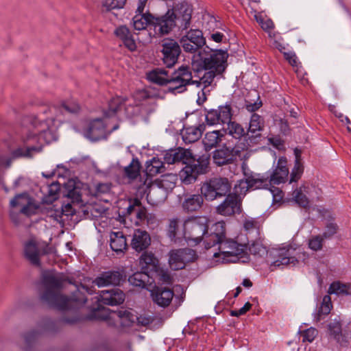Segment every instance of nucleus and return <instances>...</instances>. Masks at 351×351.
Here are the masks:
<instances>
[{"label": "nucleus", "mask_w": 351, "mask_h": 351, "mask_svg": "<svg viewBox=\"0 0 351 351\" xmlns=\"http://www.w3.org/2000/svg\"><path fill=\"white\" fill-rule=\"evenodd\" d=\"M80 107L76 102L66 101L60 105L43 106L36 115H31L23 119L27 128L22 129L21 138L25 143L42 145L47 142V135L54 122L66 113H77Z\"/></svg>", "instance_id": "nucleus-1"}, {"label": "nucleus", "mask_w": 351, "mask_h": 351, "mask_svg": "<svg viewBox=\"0 0 351 351\" xmlns=\"http://www.w3.org/2000/svg\"><path fill=\"white\" fill-rule=\"evenodd\" d=\"M65 281L73 284L72 280L69 278L64 279L60 276L51 274L44 275L43 283L45 290L41 295V300L51 307L64 311L84 305L87 301L86 293L91 295L95 292L94 286L89 287L80 283L79 285H75L76 290L72 293L71 297L68 298L60 294Z\"/></svg>", "instance_id": "nucleus-2"}, {"label": "nucleus", "mask_w": 351, "mask_h": 351, "mask_svg": "<svg viewBox=\"0 0 351 351\" xmlns=\"http://www.w3.org/2000/svg\"><path fill=\"white\" fill-rule=\"evenodd\" d=\"M164 160L167 164L182 162L184 167L180 171L179 176L185 185L194 183L199 175L206 173L209 165V159L205 155L195 158L191 150L182 147L168 150L164 156Z\"/></svg>", "instance_id": "nucleus-3"}, {"label": "nucleus", "mask_w": 351, "mask_h": 351, "mask_svg": "<svg viewBox=\"0 0 351 351\" xmlns=\"http://www.w3.org/2000/svg\"><path fill=\"white\" fill-rule=\"evenodd\" d=\"M193 10L187 3H181L161 16L159 33L168 34L174 27L180 31L187 30L191 25Z\"/></svg>", "instance_id": "nucleus-4"}, {"label": "nucleus", "mask_w": 351, "mask_h": 351, "mask_svg": "<svg viewBox=\"0 0 351 351\" xmlns=\"http://www.w3.org/2000/svg\"><path fill=\"white\" fill-rule=\"evenodd\" d=\"M194 82L190 66L182 65L169 75L167 90L174 95L182 93Z\"/></svg>", "instance_id": "nucleus-5"}, {"label": "nucleus", "mask_w": 351, "mask_h": 351, "mask_svg": "<svg viewBox=\"0 0 351 351\" xmlns=\"http://www.w3.org/2000/svg\"><path fill=\"white\" fill-rule=\"evenodd\" d=\"M219 244V252H215L213 256L221 257L223 262L235 263L247 254V245L238 243L232 239H223Z\"/></svg>", "instance_id": "nucleus-6"}, {"label": "nucleus", "mask_w": 351, "mask_h": 351, "mask_svg": "<svg viewBox=\"0 0 351 351\" xmlns=\"http://www.w3.org/2000/svg\"><path fill=\"white\" fill-rule=\"evenodd\" d=\"M208 219L206 217H191L184 221L183 232L185 238L193 241L195 244L205 241V237L208 227Z\"/></svg>", "instance_id": "nucleus-7"}, {"label": "nucleus", "mask_w": 351, "mask_h": 351, "mask_svg": "<svg viewBox=\"0 0 351 351\" xmlns=\"http://www.w3.org/2000/svg\"><path fill=\"white\" fill-rule=\"evenodd\" d=\"M119 319V324L123 327L130 326L134 322V315L126 309L110 312L109 308L103 307L99 304L97 308H93L89 319L107 320L108 319Z\"/></svg>", "instance_id": "nucleus-8"}, {"label": "nucleus", "mask_w": 351, "mask_h": 351, "mask_svg": "<svg viewBox=\"0 0 351 351\" xmlns=\"http://www.w3.org/2000/svg\"><path fill=\"white\" fill-rule=\"evenodd\" d=\"M230 189L231 185L227 178H213L202 184L201 193L207 201H213L227 195Z\"/></svg>", "instance_id": "nucleus-9"}, {"label": "nucleus", "mask_w": 351, "mask_h": 351, "mask_svg": "<svg viewBox=\"0 0 351 351\" xmlns=\"http://www.w3.org/2000/svg\"><path fill=\"white\" fill-rule=\"evenodd\" d=\"M182 289V293L179 295H175L173 290L166 287H156L152 292V297L154 302L158 306L166 308L169 306L172 302L176 308L183 302L185 293Z\"/></svg>", "instance_id": "nucleus-10"}, {"label": "nucleus", "mask_w": 351, "mask_h": 351, "mask_svg": "<svg viewBox=\"0 0 351 351\" xmlns=\"http://www.w3.org/2000/svg\"><path fill=\"white\" fill-rule=\"evenodd\" d=\"M180 43L185 52L195 53L206 44V39L200 29H191L182 36Z\"/></svg>", "instance_id": "nucleus-11"}, {"label": "nucleus", "mask_w": 351, "mask_h": 351, "mask_svg": "<svg viewBox=\"0 0 351 351\" xmlns=\"http://www.w3.org/2000/svg\"><path fill=\"white\" fill-rule=\"evenodd\" d=\"M228 53L223 50H216L201 59L202 70H210L222 73L226 69Z\"/></svg>", "instance_id": "nucleus-12"}, {"label": "nucleus", "mask_w": 351, "mask_h": 351, "mask_svg": "<svg viewBox=\"0 0 351 351\" xmlns=\"http://www.w3.org/2000/svg\"><path fill=\"white\" fill-rule=\"evenodd\" d=\"M160 17H155L148 10L145 14H135L132 18V25L135 30L141 31L145 29L148 26L153 27L154 37H160L164 34L159 33L158 27L160 23Z\"/></svg>", "instance_id": "nucleus-13"}, {"label": "nucleus", "mask_w": 351, "mask_h": 351, "mask_svg": "<svg viewBox=\"0 0 351 351\" xmlns=\"http://www.w3.org/2000/svg\"><path fill=\"white\" fill-rule=\"evenodd\" d=\"M233 110L230 104L219 106L217 109H211L206 114V121L209 125L227 124L232 119Z\"/></svg>", "instance_id": "nucleus-14"}, {"label": "nucleus", "mask_w": 351, "mask_h": 351, "mask_svg": "<svg viewBox=\"0 0 351 351\" xmlns=\"http://www.w3.org/2000/svg\"><path fill=\"white\" fill-rule=\"evenodd\" d=\"M287 159L281 156L276 164H274L272 170L267 173L268 182L270 184L278 185L285 183L288 180L289 170L287 167Z\"/></svg>", "instance_id": "nucleus-15"}, {"label": "nucleus", "mask_w": 351, "mask_h": 351, "mask_svg": "<svg viewBox=\"0 0 351 351\" xmlns=\"http://www.w3.org/2000/svg\"><path fill=\"white\" fill-rule=\"evenodd\" d=\"M246 147L245 144H243L241 147L237 144L234 146L230 145L228 147L223 146L213 152V161L217 166H223L232 163L236 159L237 155L240 152L239 149H244Z\"/></svg>", "instance_id": "nucleus-16"}, {"label": "nucleus", "mask_w": 351, "mask_h": 351, "mask_svg": "<svg viewBox=\"0 0 351 351\" xmlns=\"http://www.w3.org/2000/svg\"><path fill=\"white\" fill-rule=\"evenodd\" d=\"M162 61L167 67L171 68L177 62L181 53L180 45L173 39H164L162 43Z\"/></svg>", "instance_id": "nucleus-17"}, {"label": "nucleus", "mask_w": 351, "mask_h": 351, "mask_svg": "<svg viewBox=\"0 0 351 351\" xmlns=\"http://www.w3.org/2000/svg\"><path fill=\"white\" fill-rule=\"evenodd\" d=\"M226 239V224L223 221L213 223L208 227L205 237L204 246L206 249H210L215 246L218 243Z\"/></svg>", "instance_id": "nucleus-18"}, {"label": "nucleus", "mask_w": 351, "mask_h": 351, "mask_svg": "<svg viewBox=\"0 0 351 351\" xmlns=\"http://www.w3.org/2000/svg\"><path fill=\"white\" fill-rule=\"evenodd\" d=\"M327 335L342 347H347L351 339V332L342 330V326L339 320L334 319L327 325Z\"/></svg>", "instance_id": "nucleus-19"}, {"label": "nucleus", "mask_w": 351, "mask_h": 351, "mask_svg": "<svg viewBox=\"0 0 351 351\" xmlns=\"http://www.w3.org/2000/svg\"><path fill=\"white\" fill-rule=\"evenodd\" d=\"M264 119L256 113L251 115L248 128L246 131V136L249 140L247 145L256 144L261 137V132L264 128Z\"/></svg>", "instance_id": "nucleus-20"}, {"label": "nucleus", "mask_w": 351, "mask_h": 351, "mask_svg": "<svg viewBox=\"0 0 351 351\" xmlns=\"http://www.w3.org/2000/svg\"><path fill=\"white\" fill-rule=\"evenodd\" d=\"M217 214L223 216H231L241 212V204L235 194L228 193L226 199L216 207Z\"/></svg>", "instance_id": "nucleus-21"}, {"label": "nucleus", "mask_w": 351, "mask_h": 351, "mask_svg": "<svg viewBox=\"0 0 351 351\" xmlns=\"http://www.w3.org/2000/svg\"><path fill=\"white\" fill-rule=\"evenodd\" d=\"M123 280V275L119 271H107L99 274L93 281V285L98 287L118 286Z\"/></svg>", "instance_id": "nucleus-22"}, {"label": "nucleus", "mask_w": 351, "mask_h": 351, "mask_svg": "<svg viewBox=\"0 0 351 351\" xmlns=\"http://www.w3.org/2000/svg\"><path fill=\"white\" fill-rule=\"evenodd\" d=\"M96 301L106 305L114 306L122 304L125 300L124 293L119 289L104 290L95 298Z\"/></svg>", "instance_id": "nucleus-23"}, {"label": "nucleus", "mask_w": 351, "mask_h": 351, "mask_svg": "<svg viewBox=\"0 0 351 351\" xmlns=\"http://www.w3.org/2000/svg\"><path fill=\"white\" fill-rule=\"evenodd\" d=\"M106 130L103 119H96L88 123L84 130V135L92 141H97L105 137Z\"/></svg>", "instance_id": "nucleus-24"}, {"label": "nucleus", "mask_w": 351, "mask_h": 351, "mask_svg": "<svg viewBox=\"0 0 351 351\" xmlns=\"http://www.w3.org/2000/svg\"><path fill=\"white\" fill-rule=\"evenodd\" d=\"M129 205L126 208L125 215L130 216L135 215L136 221V224L143 222L147 218V209L143 206L138 198H130Z\"/></svg>", "instance_id": "nucleus-25"}, {"label": "nucleus", "mask_w": 351, "mask_h": 351, "mask_svg": "<svg viewBox=\"0 0 351 351\" xmlns=\"http://www.w3.org/2000/svg\"><path fill=\"white\" fill-rule=\"evenodd\" d=\"M193 250L190 249L172 250L169 252V263L173 270L182 269L188 260L186 258Z\"/></svg>", "instance_id": "nucleus-26"}, {"label": "nucleus", "mask_w": 351, "mask_h": 351, "mask_svg": "<svg viewBox=\"0 0 351 351\" xmlns=\"http://www.w3.org/2000/svg\"><path fill=\"white\" fill-rule=\"evenodd\" d=\"M114 34L116 37L122 42L124 47L129 51L132 52L136 51L137 46L134 36L130 29L126 25H120L117 27L115 29Z\"/></svg>", "instance_id": "nucleus-27"}, {"label": "nucleus", "mask_w": 351, "mask_h": 351, "mask_svg": "<svg viewBox=\"0 0 351 351\" xmlns=\"http://www.w3.org/2000/svg\"><path fill=\"white\" fill-rule=\"evenodd\" d=\"M298 263V260L293 256H292L289 248L280 249L276 254V259L272 262L270 265L271 270H274L273 267H284L289 265H295Z\"/></svg>", "instance_id": "nucleus-28"}, {"label": "nucleus", "mask_w": 351, "mask_h": 351, "mask_svg": "<svg viewBox=\"0 0 351 351\" xmlns=\"http://www.w3.org/2000/svg\"><path fill=\"white\" fill-rule=\"evenodd\" d=\"M151 244V237L145 230H136L134 231L131 241V246L136 252L145 250Z\"/></svg>", "instance_id": "nucleus-29"}, {"label": "nucleus", "mask_w": 351, "mask_h": 351, "mask_svg": "<svg viewBox=\"0 0 351 351\" xmlns=\"http://www.w3.org/2000/svg\"><path fill=\"white\" fill-rule=\"evenodd\" d=\"M245 182L248 189H257L268 186V178L266 175L255 174L244 171Z\"/></svg>", "instance_id": "nucleus-30"}, {"label": "nucleus", "mask_w": 351, "mask_h": 351, "mask_svg": "<svg viewBox=\"0 0 351 351\" xmlns=\"http://www.w3.org/2000/svg\"><path fill=\"white\" fill-rule=\"evenodd\" d=\"M183 223L184 221L178 217L169 219L167 235L171 241L176 243L180 237H185V232H183Z\"/></svg>", "instance_id": "nucleus-31"}, {"label": "nucleus", "mask_w": 351, "mask_h": 351, "mask_svg": "<svg viewBox=\"0 0 351 351\" xmlns=\"http://www.w3.org/2000/svg\"><path fill=\"white\" fill-rule=\"evenodd\" d=\"M10 206H22L21 213L30 216L35 213L36 207L30 202L26 194H19L10 201Z\"/></svg>", "instance_id": "nucleus-32"}, {"label": "nucleus", "mask_w": 351, "mask_h": 351, "mask_svg": "<svg viewBox=\"0 0 351 351\" xmlns=\"http://www.w3.org/2000/svg\"><path fill=\"white\" fill-rule=\"evenodd\" d=\"M227 125L228 128L226 130V134L227 136L237 141L235 145H238L242 138H245L247 143H249V140L246 136V132L240 123L230 120V122H228Z\"/></svg>", "instance_id": "nucleus-33"}, {"label": "nucleus", "mask_w": 351, "mask_h": 351, "mask_svg": "<svg viewBox=\"0 0 351 351\" xmlns=\"http://www.w3.org/2000/svg\"><path fill=\"white\" fill-rule=\"evenodd\" d=\"M110 245L115 252H122L128 247L126 237L122 232H112L110 235Z\"/></svg>", "instance_id": "nucleus-34"}, {"label": "nucleus", "mask_w": 351, "mask_h": 351, "mask_svg": "<svg viewBox=\"0 0 351 351\" xmlns=\"http://www.w3.org/2000/svg\"><path fill=\"white\" fill-rule=\"evenodd\" d=\"M25 258L34 265H40L39 252L36 243L31 240L24 247Z\"/></svg>", "instance_id": "nucleus-35"}, {"label": "nucleus", "mask_w": 351, "mask_h": 351, "mask_svg": "<svg viewBox=\"0 0 351 351\" xmlns=\"http://www.w3.org/2000/svg\"><path fill=\"white\" fill-rule=\"evenodd\" d=\"M147 79L154 84L167 87L169 74L166 70L157 68L147 73Z\"/></svg>", "instance_id": "nucleus-36"}, {"label": "nucleus", "mask_w": 351, "mask_h": 351, "mask_svg": "<svg viewBox=\"0 0 351 351\" xmlns=\"http://www.w3.org/2000/svg\"><path fill=\"white\" fill-rule=\"evenodd\" d=\"M204 73L202 76L199 77V80H194L193 84H195L197 87L203 86V89L202 91V94L205 96L204 89L210 86L217 75H220L221 73H218V71H210V70H204ZM206 99V97H204V101Z\"/></svg>", "instance_id": "nucleus-37"}, {"label": "nucleus", "mask_w": 351, "mask_h": 351, "mask_svg": "<svg viewBox=\"0 0 351 351\" xmlns=\"http://www.w3.org/2000/svg\"><path fill=\"white\" fill-rule=\"evenodd\" d=\"M139 265L142 270L149 272L156 269L158 259L152 252H145L139 258Z\"/></svg>", "instance_id": "nucleus-38"}, {"label": "nucleus", "mask_w": 351, "mask_h": 351, "mask_svg": "<svg viewBox=\"0 0 351 351\" xmlns=\"http://www.w3.org/2000/svg\"><path fill=\"white\" fill-rule=\"evenodd\" d=\"M203 195H191L186 197L182 203V208L187 212H193L199 210L203 204Z\"/></svg>", "instance_id": "nucleus-39"}, {"label": "nucleus", "mask_w": 351, "mask_h": 351, "mask_svg": "<svg viewBox=\"0 0 351 351\" xmlns=\"http://www.w3.org/2000/svg\"><path fill=\"white\" fill-rule=\"evenodd\" d=\"M332 308L331 298L329 295L323 297L322 302L317 313L314 314V319L316 322H319L325 316L328 315Z\"/></svg>", "instance_id": "nucleus-40"}, {"label": "nucleus", "mask_w": 351, "mask_h": 351, "mask_svg": "<svg viewBox=\"0 0 351 351\" xmlns=\"http://www.w3.org/2000/svg\"><path fill=\"white\" fill-rule=\"evenodd\" d=\"M202 135L201 126L188 127L182 132V139L186 143H191L198 141Z\"/></svg>", "instance_id": "nucleus-41"}, {"label": "nucleus", "mask_w": 351, "mask_h": 351, "mask_svg": "<svg viewBox=\"0 0 351 351\" xmlns=\"http://www.w3.org/2000/svg\"><path fill=\"white\" fill-rule=\"evenodd\" d=\"M350 291V285L344 284L339 281H335L330 284L328 293V294H335L339 296H343L351 294Z\"/></svg>", "instance_id": "nucleus-42"}, {"label": "nucleus", "mask_w": 351, "mask_h": 351, "mask_svg": "<svg viewBox=\"0 0 351 351\" xmlns=\"http://www.w3.org/2000/svg\"><path fill=\"white\" fill-rule=\"evenodd\" d=\"M223 137L219 130L209 132L206 134L203 143L206 148L211 149L221 142Z\"/></svg>", "instance_id": "nucleus-43"}, {"label": "nucleus", "mask_w": 351, "mask_h": 351, "mask_svg": "<svg viewBox=\"0 0 351 351\" xmlns=\"http://www.w3.org/2000/svg\"><path fill=\"white\" fill-rule=\"evenodd\" d=\"M125 99L121 97H112L108 103V110L104 112L106 117L114 116L125 104Z\"/></svg>", "instance_id": "nucleus-44"}, {"label": "nucleus", "mask_w": 351, "mask_h": 351, "mask_svg": "<svg viewBox=\"0 0 351 351\" xmlns=\"http://www.w3.org/2000/svg\"><path fill=\"white\" fill-rule=\"evenodd\" d=\"M149 275L147 271L136 272L128 278L129 282L134 287H145L148 282Z\"/></svg>", "instance_id": "nucleus-45"}, {"label": "nucleus", "mask_w": 351, "mask_h": 351, "mask_svg": "<svg viewBox=\"0 0 351 351\" xmlns=\"http://www.w3.org/2000/svg\"><path fill=\"white\" fill-rule=\"evenodd\" d=\"M163 169V162L157 158L154 157L146 162V173L150 176L161 173Z\"/></svg>", "instance_id": "nucleus-46"}, {"label": "nucleus", "mask_w": 351, "mask_h": 351, "mask_svg": "<svg viewBox=\"0 0 351 351\" xmlns=\"http://www.w3.org/2000/svg\"><path fill=\"white\" fill-rule=\"evenodd\" d=\"M40 150H41L40 147L34 146V145L27 147L25 148L18 147L11 152L12 156L10 158L12 159H15V158H21V157H32V152H39Z\"/></svg>", "instance_id": "nucleus-47"}, {"label": "nucleus", "mask_w": 351, "mask_h": 351, "mask_svg": "<svg viewBox=\"0 0 351 351\" xmlns=\"http://www.w3.org/2000/svg\"><path fill=\"white\" fill-rule=\"evenodd\" d=\"M141 164L137 158H133L130 164L125 168L126 176L131 179H136L140 174Z\"/></svg>", "instance_id": "nucleus-48"}, {"label": "nucleus", "mask_w": 351, "mask_h": 351, "mask_svg": "<svg viewBox=\"0 0 351 351\" xmlns=\"http://www.w3.org/2000/svg\"><path fill=\"white\" fill-rule=\"evenodd\" d=\"M304 173V165L302 162L295 160L294 167L290 173L289 182H297L302 177Z\"/></svg>", "instance_id": "nucleus-49"}, {"label": "nucleus", "mask_w": 351, "mask_h": 351, "mask_svg": "<svg viewBox=\"0 0 351 351\" xmlns=\"http://www.w3.org/2000/svg\"><path fill=\"white\" fill-rule=\"evenodd\" d=\"M293 197L295 202L301 207L306 208L309 206V201L306 195L302 193V187L297 188L293 192Z\"/></svg>", "instance_id": "nucleus-50"}, {"label": "nucleus", "mask_w": 351, "mask_h": 351, "mask_svg": "<svg viewBox=\"0 0 351 351\" xmlns=\"http://www.w3.org/2000/svg\"><path fill=\"white\" fill-rule=\"evenodd\" d=\"M338 229L339 227L336 223L334 221L328 222L326 225L322 237L324 239H330L337 232Z\"/></svg>", "instance_id": "nucleus-51"}, {"label": "nucleus", "mask_w": 351, "mask_h": 351, "mask_svg": "<svg viewBox=\"0 0 351 351\" xmlns=\"http://www.w3.org/2000/svg\"><path fill=\"white\" fill-rule=\"evenodd\" d=\"M301 334L302 336L303 342L307 341L311 343L317 337L318 332L316 328L311 327L308 329L304 330L302 332H301Z\"/></svg>", "instance_id": "nucleus-52"}, {"label": "nucleus", "mask_w": 351, "mask_h": 351, "mask_svg": "<svg viewBox=\"0 0 351 351\" xmlns=\"http://www.w3.org/2000/svg\"><path fill=\"white\" fill-rule=\"evenodd\" d=\"M323 238L320 235H316L312 237L308 240V247L313 251H318L322 248L323 246Z\"/></svg>", "instance_id": "nucleus-53"}, {"label": "nucleus", "mask_w": 351, "mask_h": 351, "mask_svg": "<svg viewBox=\"0 0 351 351\" xmlns=\"http://www.w3.org/2000/svg\"><path fill=\"white\" fill-rule=\"evenodd\" d=\"M250 252L254 255L262 256L267 253L266 248L260 243H253L249 247Z\"/></svg>", "instance_id": "nucleus-54"}, {"label": "nucleus", "mask_w": 351, "mask_h": 351, "mask_svg": "<svg viewBox=\"0 0 351 351\" xmlns=\"http://www.w3.org/2000/svg\"><path fill=\"white\" fill-rule=\"evenodd\" d=\"M158 280L162 284L171 285L173 282V278L168 271L160 269L157 271Z\"/></svg>", "instance_id": "nucleus-55"}, {"label": "nucleus", "mask_w": 351, "mask_h": 351, "mask_svg": "<svg viewBox=\"0 0 351 351\" xmlns=\"http://www.w3.org/2000/svg\"><path fill=\"white\" fill-rule=\"evenodd\" d=\"M60 191V185L58 183H52L48 186V195H49V201L53 202L58 199V192Z\"/></svg>", "instance_id": "nucleus-56"}, {"label": "nucleus", "mask_w": 351, "mask_h": 351, "mask_svg": "<svg viewBox=\"0 0 351 351\" xmlns=\"http://www.w3.org/2000/svg\"><path fill=\"white\" fill-rule=\"evenodd\" d=\"M285 58L292 66H298V58L294 52H283Z\"/></svg>", "instance_id": "nucleus-57"}, {"label": "nucleus", "mask_w": 351, "mask_h": 351, "mask_svg": "<svg viewBox=\"0 0 351 351\" xmlns=\"http://www.w3.org/2000/svg\"><path fill=\"white\" fill-rule=\"evenodd\" d=\"M67 196L72 199L73 202L79 203L82 202V196L79 191L76 189L70 190Z\"/></svg>", "instance_id": "nucleus-58"}, {"label": "nucleus", "mask_w": 351, "mask_h": 351, "mask_svg": "<svg viewBox=\"0 0 351 351\" xmlns=\"http://www.w3.org/2000/svg\"><path fill=\"white\" fill-rule=\"evenodd\" d=\"M75 209L73 208L72 205L68 203L62 207V211L59 217H60L62 215L66 216H72L75 214Z\"/></svg>", "instance_id": "nucleus-59"}, {"label": "nucleus", "mask_w": 351, "mask_h": 351, "mask_svg": "<svg viewBox=\"0 0 351 351\" xmlns=\"http://www.w3.org/2000/svg\"><path fill=\"white\" fill-rule=\"evenodd\" d=\"M12 162V158L7 155L0 154V168L9 167Z\"/></svg>", "instance_id": "nucleus-60"}, {"label": "nucleus", "mask_w": 351, "mask_h": 351, "mask_svg": "<svg viewBox=\"0 0 351 351\" xmlns=\"http://www.w3.org/2000/svg\"><path fill=\"white\" fill-rule=\"evenodd\" d=\"M38 332L33 330L25 335V341L27 344L32 343L38 337Z\"/></svg>", "instance_id": "nucleus-61"}, {"label": "nucleus", "mask_w": 351, "mask_h": 351, "mask_svg": "<svg viewBox=\"0 0 351 351\" xmlns=\"http://www.w3.org/2000/svg\"><path fill=\"white\" fill-rule=\"evenodd\" d=\"M262 106V103L254 102V103H249L246 104L245 108L248 112H254L258 110Z\"/></svg>", "instance_id": "nucleus-62"}, {"label": "nucleus", "mask_w": 351, "mask_h": 351, "mask_svg": "<svg viewBox=\"0 0 351 351\" xmlns=\"http://www.w3.org/2000/svg\"><path fill=\"white\" fill-rule=\"evenodd\" d=\"M261 26V28L265 31H270L274 28V24L271 19L264 20Z\"/></svg>", "instance_id": "nucleus-63"}, {"label": "nucleus", "mask_w": 351, "mask_h": 351, "mask_svg": "<svg viewBox=\"0 0 351 351\" xmlns=\"http://www.w3.org/2000/svg\"><path fill=\"white\" fill-rule=\"evenodd\" d=\"M274 147L280 149L284 146V142L279 138H271L269 139Z\"/></svg>", "instance_id": "nucleus-64"}]
</instances>
